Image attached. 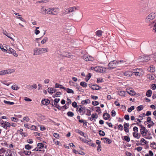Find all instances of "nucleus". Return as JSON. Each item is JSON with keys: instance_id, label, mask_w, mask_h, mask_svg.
<instances>
[{"instance_id": "nucleus-1", "label": "nucleus", "mask_w": 156, "mask_h": 156, "mask_svg": "<svg viewBox=\"0 0 156 156\" xmlns=\"http://www.w3.org/2000/svg\"><path fill=\"white\" fill-rule=\"evenodd\" d=\"M48 52L47 48H36L34 50V55H38Z\"/></svg>"}, {"instance_id": "nucleus-2", "label": "nucleus", "mask_w": 156, "mask_h": 156, "mask_svg": "<svg viewBox=\"0 0 156 156\" xmlns=\"http://www.w3.org/2000/svg\"><path fill=\"white\" fill-rule=\"evenodd\" d=\"M156 16V12H152L147 16L145 20L146 23L149 22L153 20Z\"/></svg>"}, {"instance_id": "nucleus-3", "label": "nucleus", "mask_w": 156, "mask_h": 156, "mask_svg": "<svg viewBox=\"0 0 156 156\" xmlns=\"http://www.w3.org/2000/svg\"><path fill=\"white\" fill-rule=\"evenodd\" d=\"M119 62L117 61L113 60L111 61L108 64V66L110 69H112L115 68Z\"/></svg>"}, {"instance_id": "nucleus-4", "label": "nucleus", "mask_w": 156, "mask_h": 156, "mask_svg": "<svg viewBox=\"0 0 156 156\" xmlns=\"http://www.w3.org/2000/svg\"><path fill=\"white\" fill-rule=\"evenodd\" d=\"M139 126L140 127V131L143 137H144L147 134V130L146 128L142 125H139Z\"/></svg>"}, {"instance_id": "nucleus-5", "label": "nucleus", "mask_w": 156, "mask_h": 156, "mask_svg": "<svg viewBox=\"0 0 156 156\" xmlns=\"http://www.w3.org/2000/svg\"><path fill=\"white\" fill-rule=\"evenodd\" d=\"M139 59L140 60V62H145L148 61L150 59L149 56H142L139 57Z\"/></svg>"}, {"instance_id": "nucleus-6", "label": "nucleus", "mask_w": 156, "mask_h": 156, "mask_svg": "<svg viewBox=\"0 0 156 156\" xmlns=\"http://www.w3.org/2000/svg\"><path fill=\"white\" fill-rule=\"evenodd\" d=\"M61 55L63 57H67L69 58H73L74 56L68 52H64L62 53Z\"/></svg>"}, {"instance_id": "nucleus-7", "label": "nucleus", "mask_w": 156, "mask_h": 156, "mask_svg": "<svg viewBox=\"0 0 156 156\" xmlns=\"http://www.w3.org/2000/svg\"><path fill=\"white\" fill-rule=\"evenodd\" d=\"M133 74L134 73L136 76H140L142 75V71L140 69H134L132 71Z\"/></svg>"}, {"instance_id": "nucleus-8", "label": "nucleus", "mask_w": 156, "mask_h": 156, "mask_svg": "<svg viewBox=\"0 0 156 156\" xmlns=\"http://www.w3.org/2000/svg\"><path fill=\"white\" fill-rule=\"evenodd\" d=\"M83 58L86 61H93L94 59V58L88 55H84L83 56Z\"/></svg>"}, {"instance_id": "nucleus-9", "label": "nucleus", "mask_w": 156, "mask_h": 156, "mask_svg": "<svg viewBox=\"0 0 156 156\" xmlns=\"http://www.w3.org/2000/svg\"><path fill=\"white\" fill-rule=\"evenodd\" d=\"M94 71L97 72L103 73L104 72L103 68L101 66H96L94 68Z\"/></svg>"}, {"instance_id": "nucleus-10", "label": "nucleus", "mask_w": 156, "mask_h": 156, "mask_svg": "<svg viewBox=\"0 0 156 156\" xmlns=\"http://www.w3.org/2000/svg\"><path fill=\"white\" fill-rule=\"evenodd\" d=\"M80 108H79L78 111L80 113L81 115H83L86 111V109L85 107H82L81 105H80Z\"/></svg>"}, {"instance_id": "nucleus-11", "label": "nucleus", "mask_w": 156, "mask_h": 156, "mask_svg": "<svg viewBox=\"0 0 156 156\" xmlns=\"http://www.w3.org/2000/svg\"><path fill=\"white\" fill-rule=\"evenodd\" d=\"M89 86L90 88L93 90H98L100 89V87L97 85H92L91 84H89Z\"/></svg>"}, {"instance_id": "nucleus-12", "label": "nucleus", "mask_w": 156, "mask_h": 156, "mask_svg": "<svg viewBox=\"0 0 156 156\" xmlns=\"http://www.w3.org/2000/svg\"><path fill=\"white\" fill-rule=\"evenodd\" d=\"M133 72L132 71H126L123 73V75L124 76L127 77H130L132 75Z\"/></svg>"}, {"instance_id": "nucleus-13", "label": "nucleus", "mask_w": 156, "mask_h": 156, "mask_svg": "<svg viewBox=\"0 0 156 156\" xmlns=\"http://www.w3.org/2000/svg\"><path fill=\"white\" fill-rule=\"evenodd\" d=\"M2 125L3 127V128L6 129H7V127H10L11 126L9 123L6 122H5L4 123H2Z\"/></svg>"}, {"instance_id": "nucleus-14", "label": "nucleus", "mask_w": 156, "mask_h": 156, "mask_svg": "<svg viewBox=\"0 0 156 156\" xmlns=\"http://www.w3.org/2000/svg\"><path fill=\"white\" fill-rule=\"evenodd\" d=\"M75 132L76 133L80 134L81 136H83L85 138H86V137L87 136V135H85V133L84 132L81 131V130H80V129H76V130Z\"/></svg>"}, {"instance_id": "nucleus-15", "label": "nucleus", "mask_w": 156, "mask_h": 156, "mask_svg": "<svg viewBox=\"0 0 156 156\" xmlns=\"http://www.w3.org/2000/svg\"><path fill=\"white\" fill-rule=\"evenodd\" d=\"M50 101L48 99H44L42 100L41 101L42 104L44 105H47L50 103Z\"/></svg>"}, {"instance_id": "nucleus-16", "label": "nucleus", "mask_w": 156, "mask_h": 156, "mask_svg": "<svg viewBox=\"0 0 156 156\" xmlns=\"http://www.w3.org/2000/svg\"><path fill=\"white\" fill-rule=\"evenodd\" d=\"M129 126V123H127L126 122L124 123V129L125 132L126 133H128L129 132V130L128 127Z\"/></svg>"}, {"instance_id": "nucleus-17", "label": "nucleus", "mask_w": 156, "mask_h": 156, "mask_svg": "<svg viewBox=\"0 0 156 156\" xmlns=\"http://www.w3.org/2000/svg\"><path fill=\"white\" fill-rule=\"evenodd\" d=\"M133 137L137 139H139L141 136V135L140 134H138V133L137 132H133Z\"/></svg>"}, {"instance_id": "nucleus-18", "label": "nucleus", "mask_w": 156, "mask_h": 156, "mask_svg": "<svg viewBox=\"0 0 156 156\" xmlns=\"http://www.w3.org/2000/svg\"><path fill=\"white\" fill-rule=\"evenodd\" d=\"M3 34L4 35L7 36L8 37H9L10 39H11L13 41H14V39L11 37V34L7 33L6 31L3 32Z\"/></svg>"}, {"instance_id": "nucleus-19", "label": "nucleus", "mask_w": 156, "mask_h": 156, "mask_svg": "<svg viewBox=\"0 0 156 156\" xmlns=\"http://www.w3.org/2000/svg\"><path fill=\"white\" fill-rule=\"evenodd\" d=\"M69 8V10L70 12H72L74 11H75L76 10H78V9L79 8V7H76L75 6H74V7H70Z\"/></svg>"}, {"instance_id": "nucleus-20", "label": "nucleus", "mask_w": 156, "mask_h": 156, "mask_svg": "<svg viewBox=\"0 0 156 156\" xmlns=\"http://www.w3.org/2000/svg\"><path fill=\"white\" fill-rule=\"evenodd\" d=\"M147 70L151 73H153L155 71V68L153 66H151L147 69Z\"/></svg>"}, {"instance_id": "nucleus-21", "label": "nucleus", "mask_w": 156, "mask_h": 156, "mask_svg": "<svg viewBox=\"0 0 156 156\" xmlns=\"http://www.w3.org/2000/svg\"><path fill=\"white\" fill-rule=\"evenodd\" d=\"M52 14L54 15H56L58 12V9L52 8Z\"/></svg>"}, {"instance_id": "nucleus-22", "label": "nucleus", "mask_w": 156, "mask_h": 156, "mask_svg": "<svg viewBox=\"0 0 156 156\" xmlns=\"http://www.w3.org/2000/svg\"><path fill=\"white\" fill-rule=\"evenodd\" d=\"M41 12L43 14L45 15L46 14L47 9L44 6L42 7L41 9Z\"/></svg>"}, {"instance_id": "nucleus-23", "label": "nucleus", "mask_w": 156, "mask_h": 156, "mask_svg": "<svg viewBox=\"0 0 156 156\" xmlns=\"http://www.w3.org/2000/svg\"><path fill=\"white\" fill-rule=\"evenodd\" d=\"M126 92L131 95H134L136 94L135 92L132 89L129 90H128Z\"/></svg>"}, {"instance_id": "nucleus-24", "label": "nucleus", "mask_w": 156, "mask_h": 156, "mask_svg": "<svg viewBox=\"0 0 156 156\" xmlns=\"http://www.w3.org/2000/svg\"><path fill=\"white\" fill-rule=\"evenodd\" d=\"M127 92L124 91H120L118 92V94L121 96H125Z\"/></svg>"}, {"instance_id": "nucleus-25", "label": "nucleus", "mask_w": 156, "mask_h": 156, "mask_svg": "<svg viewBox=\"0 0 156 156\" xmlns=\"http://www.w3.org/2000/svg\"><path fill=\"white\" fill-rule=\"evenodd\" d=\"M90 103V100L89 99H87L85 100L82 101L81 103L83 105L87 104H89Z\"/></svg>"}, {"instance_id": "nucleus-26", "label": "nucleus", "mask_w": 156, "mask_h": 156, "mask_svg": "<svg viewBox=\"0 0 156 156\" xmlns=\"http://www.w3.org/2000/svg\"><path fill=\"white\" fill-rule=\"evenodd\" d=\"M110 117V115L107 113H105L103 114V117L104 119L105 120H107Z\"/></svg>"}, {"instance_id": "nucleus-27", "label": "nucleus", "mask_w": 156, "mask_h": 156, "mask_svg": "<svg viewBox=\"0 0 156 156\" xmlns=\"http://www.w3.org/2000/svg\"><path fill=\"white\" fill-rule=\"evenodd\" d=\"M152 94V91L151 90H148L146 92V96L148 97H150Z\"/></svg>"}, {"instance_id": "nucleus-28", "label": "nucleus", "mask_w": 156, "mask_h": 156, "mask_svg": "<svg viewBox=\"0 0 156 156\" xmlns=\"http://www.w3.org/2000/svg\"><path fill=\"white\" fill-rule=\"evenodd\" d=\"M147 77L150 79L153 80L154 79L155 77V76L153 74H151L147 75Z\"/></svg>"}, {"instance_id": "nucleus-29", "label": "nucleus", "mask_w": 156, "mask_h": 156, "mask_svg": "<svg viewBox=\"0 0 156 156\" xmlns=\"http://www.w3.org/2000/svg\"><path fill=\"white\" fill-rule=\"evenodd\" d=\"M19 133L23 136H27L25 133L23 132V130L22 129H20V130L19 131Z\"/></svg>"}, {"instance_id": "nucleus-30", "label": "nucleus", "mask_w": 156, "mask_h": 156, "mask_svg": "<svg viewBox=\"0 0 156 156\" xmlns=\"http://www.w3.org/2000/svg\"><path fill=\"white\" fill-rule=\"evenodd\" d=\"M80 85L83 87H86L87 86V83L84 82H81L80 84Z\"/></svg>"}, {"instance_id": "nucleus-31", "label": "nucleus", "mask_w": 156, "mask_h": 156, "mask_svg": "<svg viewBox=\"0 0 156 156\" xmlns=\"http://www.w3.org/2000/svg\"><path fill=\"white\" fill-rule=\"evenodd\" d=\"M4 102L5 104L10 105H13L14 104V103L13 102L7 101L5 100H4Z\"/></svg>"}, {"instance_id": "nucleus-32", "label": "nucleus", "mask_w": 156, "mask_h": 156, "mask_svg": "<svg viewBox=\"0 0 156 156\" xmlns=\"http://www.w3.org/2000/svg\"><path fill=\"white\" fill-rule=\"evenodd\" d=\"M5 71H6V74H9L11 73H13L14 72V70L13 69H9L7 70H5Z\"/></svg>"}, {"instance_id": "nucleus-33", "label": "nucleus", "mask_w": 156, "mask_h": 156, "mask_svg": "<svg viewBox=\"0 0 156 156\" xmlns=\"http://www.w3.org/2000/svg\"><path fill=\"white\" fill-rule=\"evenodd\" d=\"M104 139H105L106 141V142L105 141L104 142L108 144H111L112 142V141L110 139L107 138H104Z\"/></svg>"}, {"instance_id": "nucleus-34", "label": "nucleus", "mask_w": 156, "mask_h": 156, "mask_svg": "<svg viewBox=\"0 0 156 156\" xmlns=\"http://www.w3.org/2000/svg\"><path fill=\"white\" fill-rule=\"evenodd\" d=\"M140 142H141V143L142 144V145L146 144L147 143V141L144 138H142L141 139Z\"/></svg>"}, {"instance_id": "nucleus-35", "label": "nucleus", "mask_w": 156, "mask_h": 156, "mask_svg": "<svg viewBox=\"0 0 156 156\" xmlns=\"http://www.w3.org/2000/svg\"><path fill=\"white\" fill-rule=\"evenodd\" d=\"M102 32L101 30H98L96 32V35L98 37H100L102 35Z\"/></svg>"}, {"instance_id": "nucleus-36", "label": "nucleus", "mask_w": 156, "mask_h": 156, "mask_svg": "<svg viewBox=\"0 0 156 156\" xmlns=\"http://www.w3.org/2000/svg\"><path fill=\"white\" fill-rule=\"evenodd\" d=\"M52 8H50L47 9L46 14H52Z\"/></svg>"}, {"instance_id": "nucleus-37", "label": "nucleus", "mask_w": 156, "mask_h": 156, "mask_svg": "<svg viewBox=\"0 0 156 156\" xmlns=\"http://www.w3.org/2000/svg\"><path fill=\"white\" fill-rule=\"evenodd\" d=\"M150 147L153 149L156 148V143L155 142L152 143L150 145Z\"/></svg>"}, {"instance_id": "nucleus-38", "label": "nucleus", "mask_w": 156, "mask_h": 156, "mask_svg": "<svg viewBox=\"0 0 156 156\" xmlns=\"http://www.w3.org/2000/svg\"><path fill=\"white\" fill-rule=\"evenodd\" d=\"M67 115L69 117H73L74 115V114L73 112L69 111L67 112Z\"/></svg>"}, {"instance_id": "nucleus-39", "label": "nucleus", "mask_w": 156, "mask_h": 156, "mask_svg": "<svg viewBox=\"0 0 156 156\" xmlns=\"http://www.w3.org/2000/svg\"><path fill=\"white\" fill-rule=\"evenodd\" d=\"M37 147L41 149L44 147V145L42 143H38L37 144Z\"/></svg>"}, {"instance_id": "nucleus-40", "label": "nucleus", "mask_w": 156, "mask_h": 156, "mask_svg": "<svg viewBox=\"0 0 156 156\" xmlns=\"http://www.w3.org/2000/svg\"><path fill=\"white\" fill-rule=\"evenodd\" d=\"M124 139L127 142H129L130 141V138L128 136H124Z\"/></svg>"}, {"instance_id": "nucleus-41", "label": "nucleus", "mask_w": 156, "mask_h": 156, "mask_svg": "<svg viewBox=\"0 0 156 156\" xmlns=\"http://www.w3.org/2000/svg\"><path fill=\"white\" fill-rule=\"evenodd\" d=\"M134 109V106H132L130 107V108H128L127 109V111L128 112H130L132 110H133Z\"/></svg>"}, {"instance_id": "nucleus-42", "label": "nucleus", "mask_w": 156, "mask_h": 156, "mask_svg": "<svg viewBox=\"0 0 156 156\" xmlns=\"http://www.w3.org/2000/svg\"><path fill=\"white\" fill-rule=\"evenodd\" d=\"M65 90H66L67 92L68 93H73V91L71 89L69 88H66Z\"/></svg>"}, {"instance_id": "nucleus-43", "label": "nucleus", "mask_w": 156, "mask_h": 156, "mask_svg": "<svg viewBox=\"0 0 156 156\" xmlns=\"http://www.w3.org/2000/svg\"><path fill=\"white\" fill-rule=\"evenodd\" d=\"M48 41V38L47 37H45L44 38L42 41H41V42L42 44H44L46 42Z\"/></svg>"}, {"instance_id": "nucleus-44", "label": "nucleus", "mask_w": 156, "mask_h": 156, "mask_svg": "<svg viewBox=\"0 0 156 156\" xmlns=\"http://www.w3.org/2000/svg\"><path fill=\"white\" fill-rule=\"evenodd\" d=\"M144 108V106L143 105H140L137 107V110L138 111H140Z\"/></svg>"}, {"instance_id": "nucleus-45", "label": "nucleus", "mask_w": 156, "mask_h": 156, "mask_svg": "<svg viewBox=\"0 0 156 156\" xmlns=\"http://www.w3.org/2000/svg\"><path fill=\"white\" fill-rule=\"evenodd\" d=\"M99 133L101 136H104L105 135V133L103 131L100 130L99 131Z\"/></svg>"}, {"instance_id": "nucleus-46", "label": "nucleus", "mask_w": 156, "mask_h": 156, "mask_svg": "<svg viewBox=\"0 0 156 156\" xmlns=\"http://www.w3.org/2000/svg\"><path fill=\"white\" fill-rule=\"evenodd\" d=\"M86 115L88 116H90L91 115V111L90 110L86 109Z\"/></svg>"}, {"instance_id": "nucleus-47", "label": "nucleus", "mask_w": 156, "mask_h": 156, "mask_svg": "<svg viewBox=\"0 0 156 156\" xmlns=\"http://www.w3.org/2000/svg\"><path fill=\"white\" fill-rule=\"evenodd\" d=\"M92 104L94 105H97L99 104V102L97 101H92Z\"/></svg>"}, {"instance_id": "nucleus-48", "label": "nucleus", "mask_w": 156, "mask_h": 156, "mask_svg": "<svg viewBox=\"0 0 156 156\" xmlns=\"http://www.w3.org/2000/svg\"><path fill=\"white\" fill-rule=\"evenodd\" d=\"M0 49L4 52H6L7 50L4 48V47L2 44H0Z\"/></svg>"}, {"instance_id": "nucleus-49", "label": "nucleus", "mask_w": 156, "mask_h": 156, "mask_svg": "<svg viewBox=\"0 0 156 156\" xmlns=\"http://www.w3.org/2000/svg\"><path fill=\"white\" fill-rule=\"evenodd\" d=\"M25 148L27 150H30L32 148L31 146L29 144H27L25 145Z\"/></svg>"}, {"instance_id": "nucleus-50", "label": "nucleus", "mask_w": 156, "mask_h": 156, "mask_svg": "<svg viewBox=\"0 0 156 156\" xmlns=\"http://www.w3.org/2000/svg\"><path fill=\"white\" fill-rule=\"evenodd\" d=\"M5 70H3L0 71V75H3L6 74Z\"/></svg>"}, {"instance_id": "nucleus-51", "label": "nucleus", "mask_w": 156, "mask_h": 156, "mask_svg": "<svg viewBox=\"0 0 156 156\" xmlns=\"http://www.w3.org/2000/svg\"><path fill=\"white\" fill-rule=\"evenodd\" d=\"M145 116H146V114H145V113H143V114H140L139 115V117L140 118H141L140 120H142L143 119V117H145Z\"/></svg>"}, {"instance_id": "nucleus-52", "label": "nucleus", "mask_w": 156, "mask_h": 156, "mask_svg": "<svg viewBox=\"0 0 156 156\" xmlns=\"http://www.w3.org/2000/svg\"><path fill=\"white\" fill-rule=\"evenodd\" d=\"M96 112L98 113V114L100 113L101 112V109L100 107H96Z\"/></svg>"}, {"instance_id": "nucleus-53", "label": "nucleus", "mask_w": 156, "mask_h": 156, "mask_svg": "<svg viewBox=\"0 0 156 156\" xmlns=\"http://www.w3.org/2000/svg\"><path fill=\"white\" fill-rule=\"evenodd\" d=\"M103 82V79L101 78H98L97 79V82L98 83H101Z\"/></svg>"}, {"instance_id": "nucleus-54", "label": "nucleus", "mask_w": 156, "mask_h": 156, "mask_svg": "<svg viewBox=\"0 0 156 156\" xmlns=\"http://www.w3.org/2000/svg\"><path fill=\"white\" fill-rule=\"evenodd\" d=\"M48 92L50 94H52L53 88L51 87L48 88Z\"/></svg>"}, {"instance_id": "nucleus-55", "label": "nucleus", "mask_w": 156, "mask_h": 156, "mask_svg": "<svg viewBox=\"0 0 156 156\" xmlns=\"http://www.w3.org/2000/svg\"><path fill=\"white\" fill-rule=\"evenodd\" d=\"M142 148L141 147H137L136 148H135V150H137V151L138 152H140L142 151Z\"/></svg>"}, {"instance_id": "nucleus-56", "label": "nucleus", "mask_w": 156, "mask_h": 156, "mask_svg": "<svg viewBox=\"0 0 156 156\" xmlns=\"http://www.w3.org/2000/svg\"><path fill=\"white\" fill-rule=\"evenodd\" d=\"M71 100L67 98V101L66 104H67L68 105V106H69V105H70L71 104Z\"/></svg>"}, {"instance_id": "nucleus-57", "label": "nucleus", "mask_w": 156, "mask_h": 156, "mask_svg": "<svg viewBox=\"0 0 156 156\" xmlns=\"http://www.w3.org/2000/svg\"><path fill=\"white\" fill-rule=\"evenodd\" d=\"M11 87H12V88L14 90H17L18 89V88L17 86H16V85L12 86Z\"/></svg>"}, {"instance_id": "nucleus-58", "label": "nucleus", "mask_w": 156, "mask_h": 156, "mask_svg": "<svg viewBox=\"0 0 156 156\" xmlns=\"http://www.w3.org/2000/svg\"><path fill=\"white\" fill-rule=\"evenodd\" d=\"M37 88V85L36 84H34L32 85H31V89H36Z\"/></svg>"}, {"instance_id": "nucleus-59", "label": "nucleus", "mask_w": 156, "mask_h": 156, "mask_svg": "<svg viewBox=\"0 0 156 156\" xmlns=\"http://www.w3.org/2000/svg\"><path fill=\"white\" fill-rule=\"evenodd\" d=\"M54 105H55V107L57 108L58 109L60 110V106L58 105L57 103H54Z\"/></svg>"}, {"instance_id": "nucleus-60", "label": "nucleus", "mask_w": 156, "mask_h": 156, "mask_svg": "<svg viewBox=\"0 0 156 156\" xmlns=\"http://www.w3.org/2000/svg\"><path fill=\"white\" fill-rule=\"evenodd\" d=\"M72 105L74 108H76L77 106V103L75 101H74Z\"/></svg>"}, {"instance_id": "nucleus-61", "label": "nucleus", "mask_w": 156, "mask_h": 156, "mask_svg": "<svg viewBox=\"0 0 156 156\" xmlns=\"http://www.w3.org/2000/svg\"><path fill=\"white\" fill-rule=\"evenodd\" d=\"M116 115V112L115 111L112 110L111 112V115L112 117H114Z\"/></svg>"}, {"instance_id": "nucleus-62", "label": "nucleus", "mask_w": 156, "mask_h": 156, "mask_svg": "<svg viewBox=\"0 0 156 156\" xmlns=\"http://www.w3.org/2000/svg\"><path fill=\"white\" fill-rule=\"evenodd\" d=\"M23 120H25L27 122H28L29 121L30 119L27 116L24 117L23 118Z\"/></svg>"}, {"instance_id": "nucleus-63", "label": "nucleus", "mask_w": 156, "mask_h": 156, "mask_svg": "<svg viewBox=\"0 0 156 156\" xmlns=\"http://www.w3.org/2000/svg\"><path fill=\"white\" fill-rule=\"evenodd\" d=\"M118 129L120 130H123V126L122 124H120L119 125Z\"/></svg>"}, {"instance_id": "nucleus-64", "label": "nucleus", "mask_w": 156, "mask_h": 156, "mask_svg": "<svg viewBox=\"0 0 156 156\" xmlns=\"http://www.w3.org/2000/svg\"><path fill=\"white\" fill-rule=\"evenodd\" d=\"M124 118L126 120H129V115H125L124 116Z\"/></svg>"}]
</instances>
